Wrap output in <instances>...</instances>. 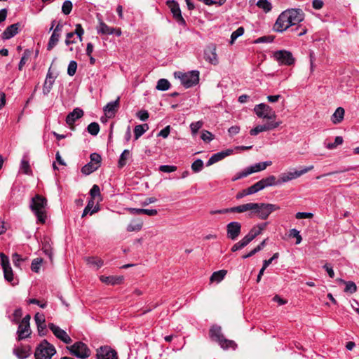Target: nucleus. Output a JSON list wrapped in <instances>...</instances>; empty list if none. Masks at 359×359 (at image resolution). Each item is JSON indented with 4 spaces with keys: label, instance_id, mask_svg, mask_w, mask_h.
<instances>
[{
    "label": "nucleus",
    "instance_id": "f257e3e1",
    "mask_svg": "<svg viewBox=\"0 0 359 359\" xmlns=\"http://www.w3.org/2000/svg\"><path fill=\"white\" fill-rule=\"evenodd\" d=\"M46 198L39 194H36L32 198V201L29 205L30 209L37 217V220L42 224L45 223L46 219Z\"/></svg>",
    "mask_w": 359,
    "mask_h": 359
},
{
    "label": "nucleus",
    "instance_id": "f03ea898",
    "mask_svg": "<svg viewBox=\"0 0 359 359\" xmlns=\"http://www.w3.org/2000/svg\"><path fill=\"white\" fill-rule=\"evenodd\" d=\"M210 337L212 341H216L224 350L229 348L235 350L237 347V344L234 341L227 339L224 337L220 326H212L210 330Z\"/></svg>",
    "mask_w": 359,
    "mask_h": 359
},
{
    "label": "nucleus",
    "instance_id": "7ed1b4c3",
    "mask_svg": "<svg viewBox=\"0 0 359 359\" xmlns=\"http://www.w3.org/2000/svg\"><path fill=\"white\" fill-rule=\"evenodd\" d=\"M55 353L56 350L54 346L44 339L36 347L34 357L36 359H51Z\"/></svg>",
    "mask_w": 359,
    "mask_h": 359
},
{
    "label": "nucleus",
    "instance_id": "20e7f679",
    "mask_svg": "<svg viewBox=\"0 0 359 359\" xmlns=\"http://www.w3.org/2000/svg\"><path fill=\"white\" fill-rule=\"evenodd\" d=\"M255 214L261 219H266L273 212L280 209V207L275 204L257 203Z\"/></svg>",
    "mask_w": 359,
    "mask_h": 359
},
{
    "label": "nucleus",
    "instance_id": "39448f33",
    "mask_svg": "<svg viewBox=\"0 0 359 359\" xmlns=\"http://www.w3.org/2000/svg\"><path fill=\"white\" fill-rule=\"evenodd\" d=\"M90 161L82 167L81 172L88 175L97 170L101 165L102 158L97 153H93L90 156Z\"/></svg>",
    "mask_w": 359,
    "mask_h": 359
},
{
    "label": "nucleus",
    "instance_id": "423d86ee",
    "mask_svg": "<svg viewBox=\"0 0 359 359\" xmlns=\"http://www.w3.org/2000/svg\"><path fill=\"white\" fill-rule=\"evenodd\" d=\"M71 354L81 359H86L90 355V351L86 344L81 341H78L68 348Z\"/></svg>",
    "mask_w": 359,
    "mask_h": 359
},
{
    "label": "nucleus",
    "instance_id": "0eeeda50",
    "mask_svg": "<svg viewBox=\"0 0 359 359\" xmlns=\"http://www.w3.org/2000/svg\"><path fill=\"white\" fill-rule=\"evenodd\" d=\"M179 78L182 84L187 88L196 86L199 81V72L194 70L187 73H180Z\"/></svg>",
    "mask_w": 359,
    "mask_h": 359
},
{
    "label": "nucleus",
    "instance_id": "6e6552de",
    "mask_svg": "<svg viewBox=\"0 0 359 359\" xmlns=\"http://www.w3.org/2000/svg\"><path fill=\"white\" fill-rule=\"evenodd\" d=\"M254 111L259 118L271 120L276 117V114L273 109L264 103L257 104L254 108Z\"/></svg>",
    "mask_w": 359,
    "mask_h": 359
},
{
    "label": "nucleus",
    "instance_id": "1a4fd4ad",
    "mask_svg": "<svg viewBox=\"0 0 359 359\" xmlns=\"http://www.w3.org/2000/svg\"><path fill=\"white\" fill-rule=\"evenodd\" d=\"M274 59L280 64L283 65H292L294 63V58L292 54L287 50H281L274 52Z\"/></svg>",
    "mask_w": 359,
    "mask_h": 359
},
{
    "label": "nucleus",
    "instance_id": "9d476101",
    "mask_svg": "<svg viewBox=\"0 0 359 359\" xmlns=\"http://www.w3.org/2000/svg\"><path fill=\"white\" fill-rule=\"evenodd\" d=\"M290 18L288 16V12L285 10L282 12L278 16L274 25V30L278 32H283L291 26H293L292 22H289Z\"/></svg>",
    "mask_w": 359,
    "mask_h": 359
},
{
    "label": "nucleus",
    "instance_id": "9b49d317",
    "mask_svg": "<svg viewBox=\"0 0 359 359\" xmlns=\"http://www.w3.org/2000/svg\"><path fill=\"white\" fill-rule=\"evenodd\" d=\"M313 168V166L311 165V166L304 168V169H302L301 170H295L294 172H288L282 173L279 177V181H280V185L283 183L287 182L294 180L297 177H299L302 175L311 170Z\"/></svg>",
    "mask_w": 359,
    "mask_h": 359
},
{
    "label": "nucleus",
    "instance_id": "f8f14e48",
    "mask_svg": "<svg viewBox=\"0 0 359 359\" xmlns=\"http://www.w3.org/2000/svg\"><path fill=\"white\" fill-rule=\"evenodd\" d=\"M166 4L170 9L173 18L177 21V22L182 26L186 25V21L182 15L179 4L175 0H168L167 1Z\"/></svg>",
    "mask_w": 359,
    "mask_h": 359
},
{
    "label": "nucleus",
    "instance_id": "ddd939ff",
    "mask_svg": "<svg viewBox=\"0 0 359 359\" xmlns=\"http://www.w3.org/2000/svg\"><path fill=\"white\" fill-rule=\"evenodd\" d=\"M241 232V224L238 222H231L226 225V236L229 239L235 241Z\"/></svg>",
    "mask_w": 359,
    "mask_h": 359
},
{
    "label": "nucleus",
    "instance_id": "4468645a",
    "mask_svg": "<svg viewBox=\"0 0 359 359\" xmlns=\"http://www.w3.org/2000/svg\"><path fill=\"white\" fill-rule=\"evenodd\" d=\"M49 329L53 332L54 335L62 341L65 344H70L72 342L71 337L67 334V333L61 329L59 326L54 325L53 323H50L48 325Z\"/></svg>",
    "mask_w": 359,
    "mask_h": 359
},
{
    "label": "nucleus",
    "instance_id": "2eb2a0df",
    "mask_svg": "<svg viewBox=\"0 0 359 359\" xmlns=\"http://www.w3.org/2000/svg\"><path fill=\"white\" fill-rule=\"evenodd\" d=\"M280 122H268L263 125H258L250 131V134L252 136L258 135L259 133L271 130L278 128Z\"/></svg>",
    "mask_w": 359,
    "mask_h": 359
},
{
    "label": "nucleus",
    "instance_id": "dca6fc26",
    "mask_svg": "<svg viewBox=\"0 0 359 359\" xmlns=\"http://www.w3.org/2000/svg\"><path fill=\"white\" fill-rule=\"evenodd\" d=\"M97 359H118L116 352L110 347H100L97 351Z\"/></svg>",
    "mask_w": 359,
    "mask_h": 359
},
{
    "label": "nucleus",
    "instance_id": "f3484780",
    "mask_svg": "<svg viewBox=\"0 0 359 359\" xmlns=\"http://www.w3.org/2000/svg\"><path fill=\"white\" fill-rule=\"evenodd\" d=\"M286 11L288 12L290 22H292V25H296L304 20V14L302 9L290 8Z\"/></svg>",
    "mask_w": 359,
    "mask_h": 359
},
{
    "label": "nucleus",
    "instance_id": "a211bd4d",
    "mask_svg": "<svg viewBox=\"0 0 359 359\" xmlns=\"http://www.w3.org/2000/svg\"><path fill=\"white\" fill-rule=\"evenodd\" d=\"M204 58L209 63L216 65L218 64L217 55L216 53V47L210 45L206 48L204 51Z\"/></svg>",
    "mask_w": 359,
    "mask_h": 359
},
{
    "label": "nucleus",
    "instance_id": "6ab92c4d",
    "mask_svg": "<svg viewBox=\"0 0 359 359\" xmlns=\"http://www.w3.org/2000/svg\"><path fill=\"white\" fill-rule=\"evenodd\" d=\"M257 203H249L242 204L238 206L231 208L232 212L243 213L245 212L250 211L251 214H255V208L257 206Z\"/></svg>",
    "mask_w": 359,
    "mask_h": 359
},
{
    "label": "nucleus",
    "instance_id": "aec40b11",
    "mask_svg": "<svg viewBox=\"0 0 359 359\" xmlns=\"http://www.w3.org/2000/svg\"><path fill=\"white\" fill-rule=\"evenodd\" d=\"M20 27V24L19 22L14 23L8 27L1 34V37L4 40H8L15 36L19 31Z\"/></svg>",
    "mask_w": 359,
    "mask_h": 359
},
{
    "label": "nucleus",
    "instance_id": "412c9836",
    "mask_svg": "<svg viewBox=\"0 0 359 359\" xmlns=\"http://www.w3.org/2000/svg\"><path fill=\"white\" fill-rule=\"evenodd\" d=\"M231 154H232V150H231V149H227L226 151H222L214 154L208 161L206 165L210 166V165L222 160L226 156H229Z\"/></svg>",
    "mask_w": 359,
    "mask_h": 359
},
{
    "label": "nucleus",
    "instance_id": "4be33fe9",
    "mask_svg": "<svg viewBox=\"0 0 359 359\" xmlns=\"http://www.w3.org/2000/svg\"><path fill=\"white\" fill-rule=\"evenodd\" d=\"M83 115V111L80 108H75L72 112H70L66 117V123L69 126H72L74 122L82 117Z\"/></svg>",
    "mask_w": 359,
    "mask_h": 359
},
{
    "label": "nucleus",
    "instance_id": "5701e85b",
    "mask_svg": "<svg viewBox=\"0 0 359 359\" xmlns=\"http://www.w3.org/2000/svg\"><path fill=\"white\" fill-rule=\"evenodd\" d=\"M119 100L120 98L118 97L115 101L109 102L104 107V111L108 117H111L115 114L119 106Z\"/></svg>",
    "mask_w": 359,
    "mask_h": 359
},
{
    "label": "nucleus",
    "instance_id": "b1692460",
    "mask_svg": "<svg viewBox=\"0 0 359 359\" xmlns=\"http://www.w3.org/2000/svg\"><path fill=\"white\" fill-rule=\"evenodd\" d=\"M272 164L271 161H265V162H259L255 163L250 167L246 168V170L249 175L257 172L259 171H262L265 170L267 166H269Z\"/></svg>",
    "mask_w": 359,
    "mask_h": 359
},
{
    "label": "nucleus",
    "instance_id": "393cba45",
    "mask_svg": "<svg viewBox=\"0 0 359 359\" xmlns=\"http://www.w3.org/2000/svg\"><path fill=\"white\" fill-rule=\"evenodd\" d=\"M18 340L24 339L30 335L31 330L29 324L20 323L18 329Z\"/></svg>",
    "mask_w": 359,
    "mask_h": 359
},
{
    "label": "nucleus",
    "instance_id": "a878e982",
    "mask_svg": "<svg viewBox=\"0 0 359 359\" xmlns=\"http://www.w3.org/2000/svg\"><path fill=\"white\" fill-rule=\"evenodd\" d=\"M100 279L102 283H104L106 284L111 285L121 284L123 280V276H100Z\"/></svg>",
    "mask_w": 359,
    "mask_h": 359
},
{
    "label": "nucleus",
    "instance_id": "bb28decb",
    "mask_svg": "<svg viewBox=\"0 0 359 359\" xmlns=\"http://www.w3.org/2000/svg\"><path fill=\"white\" fill-rule=\"evenodd\" d=\"M97 31L98 34L111 35L114 33L115 28L111 27L102 21H100L97 27Z\"/></svg>",
    "mask_w": 359,
    "mask_h": 359
},
{
    "label": "nucleus",
    "instance_id": "cd10ccee",
    "mask_svg": "<svg viewBox=\"0 0 359 359\" xmlns=\"http://www.w3.org/2000/svg\"><path fill=\"white\" fill-rule=\"evenodd\" d=\"M95 202L93 199H90L88 202L86 208H84L82 214V217H85L88 214L92 215L93 214L97 212L99 210L98 205H94Z\"/></svg>",
    "mask_w": 359,
    "mask_h": 359
},
{
    "label": "nucleus",
    "instance_id": "c85d7f7f",
    "mask_svg": "<svg viewBox=\"0 0 359 359\" xmlns=\"http://www.w3.org/2000/svg\"><path fill=\"white\" fill-rule=\"evenodd\" d=\"M129 211L133 215L145 214L149 216H154L158 213L156 209L130 208Z\"/></svg>",
    "mask_w": 359,
    "mask_h": 359
},
{
    "label": "nucleus",
    "instance_id": "c756f323",
    "mask_svg": "<svg viewBox=\"0 0 359 359\" xmlns=\"http://www.w3.org/2000/svg\"><path fill=\"white\" fill-rule=\"evenodd\" d=\"M13 353L19 359H25L30 355V348L29 346L24 348H16L13 350Z\"/></svg>",
    "mask_w": 359,
    "mask_h": 359
},
{
    "label": "nucleus",
    "instance_id": "7c9ffc66",
    "mask_svg": "<svg viewBox=\"0 0 359 359\" xmlns=\"http://www.w3.org/2000/svg\"><path fill=\"white\" fill-rule=\"evenodd\" d=\"M143 226V222L140 219H136L132 220V222L128 225L127 231L129 232L139 231L142 229Z\"/></svg>",
    "mask_w": 359,
    "mask_h": 359
},
{
    "label": "nucleus",
    "instance_id": "2f4dec72",
    "mask_svg": "<svg viewBox=\"0 0 359 359\" xmlns=\"http://www.w3.org/2000/svg\"><path fill=\"white\" fill-rule=\"evenodd\" d=\"M34 320L39 333L46 329L45 316L43 313H37L34 316Z\"/></svg>",
    "mask_w": 359,
    "mask_h": 359
},
{
    "label": "nucleus",
    "instance_id": "473e14b6",
    "mask_svg": "<svg viewBox=\"0 0 359 359\" xmlns=\"http://www.w3.org/2000/svg\"><path fill=\"white\" fill-rule=\"evenodd\" d=\"M344 109L342 107H338L331 118L333 123L337 124L341 122L344 116Z\"/></svg>",
    "mask_w": 359,
    "mask_h": 359
},
{
    "label": "nucleus",
    "instance_id": "72a5a7b5",
    "mask_svg": "<svg viewBox=\"0 0 359 359\" xmlns=\"http://www.w3.org/2000/svg\"><path fill=\"white\" fill-rule=\"evenodd\" d=\"M227 271L226 270H219L214 272L210 277V282H221L225 277Z\"/></svg>",
    "mask_w": 359,
    "mask_h": 359
},
{
    "label": "nucleus",
    "instance_id": "f704fd0d",
    "mask_svg": "<svg viewBox=\"0 0 359 359\" xmlns=\"http://www.w3.org/2000/svg\"><path fill=\"white\" fill-rule=\"evenodd\" d=\"M130 157V151L128 149H125L121 154L118 162V168H121L124 167L128 160Z\"/></svg>",
    "mask_w": 359,
    "mask_h": 359
},
{
    "label": "nucleus",
    "instance_id": "c9c22d12",
    "mask_svg": "<svg viewBox=\"0 0 359 359\" xmlns=\"http://www.w3.org/2000/svg\"><path fill=\"white\" fill-rule=\"evenodd\" d=\"M148 129L149 126L147 124L136 126L134 128L135 139H139Z\"/></svg>",
    "mask_w": 359,
    "mask_h": 359
},
{
    "label": "nucleus",
    "instance_id": "e433bc0d",
    "mask_svg": "<svg viewBox=\"0 0 359 359\" xmlns=\"http://www.w3.org/2000/svg\"><path fill=\"white\" fill-rule=\"evenodd\" d=\"M170 87V83L168 79H161L157 81L156 88L160 91H165Z\"/></svg>",
    "mask_w": 359,
    "mask_h": 359
},
{
    "label": "nucleus",
    "instance_id": "4c0bfd02",
    "mask_svg": "<svg viewBox=\"0 0 359 359\" xmlns=\"http://www.w3.org/2000/svg\"><path fill=\"white\" fill-rule=\"evenodd\" d=\"M256 5L258 8L263 10L265 13H268L271 11L272 5L271 3L268 0H259Z\"/></svg>",
    "mask_w": 359,
    "mask_h": 359
},
{
    "label": "nucleus",
    "instance_id": "58836bf2",
    "mask_svg": "<svg viewBox=\"0 0 359 359\" xmlns=\"http://www.w3.org/2000/svg\"><path fill=\"white\" fill-rule=\"evenodd\" d=\"M88 264L95 267L96 269L100 268L103 265V262L98 258L89 257L86 258Z\"/></svg>",
    "mask_w": 359,
    "mask_h": 359
},
{
    "label": "nucleus",
    "instance_id": "ea45409f",
    "mask_svg": "<svg viewBox=\"0 0 359 359\" xmlns=\"http://www.w3.org/2000/svg\"><path fill=\"white\" fill-rule=\"evenodd\" d=\"M60 37V34H56L55 32L52 33L49 39V41L48 43L47 49L50 50L53 49L57 43Z\"/></svg>",
    "mask_w": 359,
    "mask_h": 359
},
{
    "label": "nucleus",
    "instance_id": "a19ab883",
    "mask_svg": "<svg viewBox=\"0 0 359 359\" xmlns=\"http://www.w3.org/2000/svg\"><path fill=\"white\" fill-rule=\"evenodd\" d=\"M266 239L264 240L256 248L252 249L249 253L243 255L242 258L243 259L249 258V257L253 256L254 255H255L256 253H257L258 252L261 251L264 248V246L266 245Z\"/></svg>",
    "mask_w": 359,
    "mask_h": 359
},
{
    "label": "nucleus",
    "instance_id": "79ce46f5",
    "mask_svg": "<svg viewBox=\"0 0 359 359\" xmlns=\"http://www.w3.org/2000/svg\"><path fill=\"white\" fill-rule=\"evenodd\" d=\"M55 79H46L43 86V94L48 95L50 92Z\"/></svg>",
    "mask_w": 359,
    "mask_h": 359
},
{
    "label": "nucleus",
    "instance_id": "37998d69",
    "mask_svg": "<svg viewBox=\"0 0 359 359\" xmlns=\"http://www.w3.org/2000/svg\"><path fill=\"white\" fill-rule=\"evenodd\" d=\"M31 55V51L29 49H26L22 55V57L20 59V61L18 65V69L21 71L23 68V66L25 65L29 57Z\"/></svg>",
    "mask_w": 359,
    "mask_h": 359
},
{
    "label": "nucleus",
    "instance_id": "c03bdc74",
    "mask_svg": "<svg viewBox=\"0 0 359 359\" xmlns=\"http://www.w3.org/2000/svg\"><path fill=\"white\" fill-rule=\"evenodd\" d=\"M88 132L92 135H97L100 131V126L96 122L90 123L87 127Z\"/></svg>",
    "mask_w": 359,
    "mask_h": 359
},
{
    "label": "nucleus",
    "instance_id": "a18cd8bd",
    "mask_svg": "<svg viewBox=\"0 0 359 359\" xmlns=\"http://www.w3.org/2000/svg\"><path fill=\"white\" fill-rule=\"evenodd\" d=\"M20 170L21 171L26 175H31L32 170L29 166V163L28 161L25 158H22L20 163Z\"/></svg>",
    "mask_w": 359,
    "mask_h": 359
},
{
    "label": "nucleus",
    "instance_id": "49530a36",
    "mask_svg": "<svg viewBox=\"0 0 359 359\" xmlns=\"http://www.w3.org/2000/svg\"><path fill=\"white\" fill-rule=\"evenodd\" d=\"M244 34V28L243 27H239L236 30L232 32L231 35V41L230 43L233 44L234 41L241 36Z\"/></svg>",
    "mask_w": 359,
    "mask_h": 359
},
{
    "label": "nucleus",
    "instance_id": "de8ad7c7",
    "mask_svg": "<svg viewBox=\"0 0 359 359\" xmlns=\"http://www.w3.org/2000/svg\"><path fill=\"white\" fill-rule=\"evenodd\" d=\"M203 122L202 121H198L196 122H193L190 124L191 131L193 135H196L198 131L203 127Z\"/></svg>",
    "mask_w": 359,
    "mask_h": 359
},
{
    "label": "nucleus",
    "instance_id": "09e8293b",
    "mask_svg": "<svg viewBox=\"0 0 359 359\" xmlns=\"http://www.w3.org/2000/svg\"><path fill=\"white\" fill-rule=\"evenodd\" d=\"M344 284L346 285V287L344 288L345 292L353 294L357 291V286L354 282L346 281L344 282Z\"/></svg>",
    "mask_w": 359,
    "mask_h": 359
},
{
    "label": "nucleus",
    "instance_id": "8fccbe9b",
    "mask_svg": "<svg viewBox=\"0 0 359 359\" xmlns=\"http://www.w3.org/2000/svg\"><path fill=\"white\" fill-rule=\"evenodd\" d=\"M43 259L41 258H36L32 260L31 269L32 271L38 273L39 271Z\"/></svg>",
    "mask_w": 359,
    "mask_h": 359
},
{
    "label": "nucleus",
    "instance_id": "3c124183",
    "mask_svg": "<svg viewBox=\"0 0 359 359\" xmlns=\"http://www.w3.org/2000/svg\"><path fill=\"white\" fill-rule=\"evenodd\" d=\"M3 271L5 280L11 283L13 280V272L11 267H6Z\"/></svg>",
    "mask_w": 359,
    "mask_h": 359
},
{
    "label": "nucleus",
    "instance_id": "603ef678",
    "mask_svg": "<svg viewBox=\"0 0 359 359\" xmlns=\"http://www.w3.org/2000/svg\"><path fill=\"white\" fill-rule=\"evenodd\" d=\"M203 168V161L201 159H197L191 164V169L194 172H198L201 171Z\"/></svg>",
    "mask_w": 359,
    "mask_h": 359
},
{
    "label": "nucleus",
    "instance_id": "864d4df0",
    "mask_svg": "<svg viewBox=\"0 0 359 359\" xmlns=\"http://www.w3.org/2000/svg\"><path fill=\"white\" fill-rule=\"evenodd\" d=\"M72 10V3L69 0H66L63 2L62 6V11L65 15H68Z\"/></svg>",
    "mask_w": 359,
    "mask_h": 359
},
{
    "label": "nucleus",
    "instance_id": "5fc2aeb1",
    "mask_svg": "<svg viewBox=\"0 0 359 359\" xmlns=\"http://www.w3.org/2000/svg\"><path fill=\"white\" fill-rule=\"evenodd\" d=\"M77 69V63L74 60L69 62L67 67V74L70 76H74L76 74Z\"/></svg>",
    "mask_w": 359,
    "mask_h": 359
},
{
    "label": "nucleus",
    "instance_id": "6e6d98bb",
    "mask_svg": "<svg viewBox=\"0 0 359 359\" xmlns=\"http://www.w3.org/2000/svg\"><path fill=\"white\" fill-rule=\"evenodd\" d=\"M289 236L290 237L296 238V244H299L302 241V236L300 235L299 231L296 229H292L290 231Z\"/></svg>",
    "mask_w": 359,
    "mask_h": 359
},
{
    "label": "nucleus",
    "instance_id": "4d7b16f0",
    "mask_svg": "<svg viewBox=\"0 0 359 359\" xmlns=\"http://www.w3.org/2000/svg\"><path fill=\"white\" fill-rule=\"evenodd\" d=\"M274 40V36L272 35L264 36L257 39L255 41V43H271Z\"/></svg>",
    "mask_w": 359,
    "mask_h": 359
},
{
    "label": "nucleus",
    "instance_id": "13d9d810",
    "mask_svg": "<svg viewBox=\"0 0 359 359\" xmlns=\"http://www.w3.org/2000/svg\"><path fill=\"white\" fill-rule=\"evenodd\" d=\"M343 143V138L341 136H337L335 137L334 142L333 143H329L327 145V148L329 149H333L336 148L338 145H340Z\"/></svg>",
    "mask_w": 359,
    "mask_h": 359
},
{
    "label": "nucleus",
    "instance_id": "bf43d9fd",
    "mask_svg": "<svg viewBox=\"0 0 359 359\" xmlns=\"http://www.w3.org/2000/svg\"><path fill=\"white\" fill-rule=\"evenodd\" d=\"M261 190H262V187H261L259 182H256L255 184H254L253 185H252L248 188V193L250 194V195L254 194Z\"/></svg>",
    "mask_w": 359,
    "mask_h": 359
},
{
    "label": "nucleus",
    "instance_id": "052dcab7",
    "mask_svg": "<svg viewBox=\"0 0 359 359\" xmlns=\"http://www.w3.org/2000/svg\"><path fill=\"white\" fill-rule=\"evenodd\" d=\"M90 195L91 199H95V197L100 196V189L98 185L94 184L90 190Z\"/></svg>",
    "mask_w": 359,
    "mask_h": 359
},
{
    "label": "nucleus",
    "instance_id": "680f3d73",
    "mask_svg": "<svg viewBox=\"0 0 359 359\" xmlns=\"http://www.w3.org/2000/svg\"><path fill=\"white\" fill-rule=\"evenodd\" d=\"M1 265L2 269H4L6 267L11 266L8 257L4 253H0Z\"/></svg>",
    "mask_w": 359,
    "mask_h": 359
},
{
    "label": "nucleus",
    "instance_id": "e2e57ef3",
    "mask_svg": "<svg viewBox=\"0 0 359 359\" xmlns=\"http://www.w3.org/2000/svg\"><path fill=\"white\" fill-rule=\"evenodd\" d=\"M177 170L175 165H162L159 167V170L163 172H172Z\"/></svg>",
    "mask_w": 359,
    "mask_h": 359
},
{
    "label": "nucleus",
    "instance_id": "0e129e2a",
    "mask_svg": "<svg viewBox=\"0 0 359 359\" xmlns=\"http://www.w3.org/2000/svg\"><path fill=\"white\" fill-rule=\"evenodd\" d=\"M73 33H74V35L76 34L77 36L79 37V41H82V36L84 34V30L81 26V25L80 24H76V29H75V31L73 32Z\"/></svg>",
    "mask_w": 359,
    "mask_h": 359
},
{
    "label": "nucleus",
    "instance_id": "69168bd1",
    "mask_svg": "<svg viewBox=\"0 0 359 359\" xmlns=\"http://www.w3.org/2000/svg\"><path fill=\"white\" fill-rule=\"evenodd\" d=\"M201 137L204 142H209L213 139V135L211 133L207 130H203Z\"/></svg>",
    "mask_w": 359,
    "mask_h": 359
},
{
    "label": "nucleus",
    "instance_id": "338daca9",
    "mask_svg": "<svg viewBox=\"0 0 359 359\" xmlns=\"http://www.w3.org/2000/svg\"><path fill=\"white\" fill-rule=\"evenodd\" d=\"M313 217V214L311 212H299L296 214L295 217L297 219H311Z\"/></svg>",
    "mask_w": 359,
    "mask_h": 359
},
{
    "label": "nucleus",
    "instance_id": "774afa93",
    "mask_svg": "<svg viewBox=\"0 0 359 359\" xmlns=\"http://www.w3.org/2000/svg\"><path fill=\"white\" fill-rule=\"evenodd\" d=\"M22 316V309L20 308L16 309L13 313V321H14L15 323H18Z\"/></svg>",
    "mask_w": 359,
    "mask_h": 359
}]
</instances>
